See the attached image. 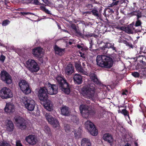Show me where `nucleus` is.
Wrapping results in <instances>:
<instances>
[{
  "instance_id": "obj_1",
  "label": "nucleus",
  "mask_w": 146,
  "mask_h": 146,
  "mask_svg": "<svg viewBox=\"0 0 146 146\" xmlns=\"http://www.w3.org/2000/svg\"><path fill=\"white\" fill-rule=\"evenodd\" d=\"M89 76L91 81L94 84H91L87 86L84 87L82 89V92L84 96L88 98L92 99L94 95L96 90L95 84L98 85L100 83L95 73L90 72Z\"/></svg>"
},
{
  "instance_id": "obj_2",
  "label": "nucleus",
  "mask_w": 146,
  "mask_h": 146,
  "mask_svg": "<svg viewBox=\"0 0 146 146\" xmlns=\"http://www.w3.org/2000/svg\"><path fill=\"white\" fill-rule=\"evenodd\" d=\"M96 61L97 65L99 66L107 68H111L113 64L112 58L105 55L98 56Z\"/></svg>"
},
{
  "instance_id": "obj_3",
  "label": "nucleus",
  "mask_w": 146,
  "mask_h": 146,
  "mask_svg": "<svg viewBox=\"0 0 146 146\" xmlns=\"http://www.w3.org/2000/svg\"><path fill=\"white\" fill-rule=\"evenodd\" d=\"M55 78L60 89L65 94H69L70 92V87L64 78L58 75Z\"/></svg>"
},
{
  "instance_id": "obj_4",
  "label": "nucleus",
  "mask_w": 146,
  "mask_h": 146,
  "mask_svg": "<svg viewBox=\"0 0 146 146\" xmlns=\"http://www.w3.org/2000/svg\"><path fill=\"white\" fill-rule=\"evenodd\" d=\"M26 67L31 72L36 73L40 70L39 65L35 60L29 59L26 63Z\"/></svg>"
},
{
  "instance_id": "obj_5",
  "label": "nucleus",
  "mask_w": 146,
  "mask_h": 146,
  "mask_svg": "<svg viewBox=\"0 0 146 146\" xmlns=\"http://www.w3.org/2000/svg\"><path fill=\"white\" fill-rule=\"evenodd\" d=\"M21 100L22 103L28 110L31 111L34 110L35 103L33 100L26 97H23Z\"/></svg>"
},
{
  "instance_id": "obj_6",
  "label": "nucleus",
  "mask_w": 146,
  "mask_h": 146,
  "mask_svg": "<svg viewBox=\"0 0 146 146\" xmlns=\"http://www.w3.org/2000/svg\"><path fill=\"white\" fill-rule=\"evenodd\" d=\"M19 86L22 92L25 94H29L31 92L30 86L28 82L24 80H21Z\"/></svg>"
},
{
  "instance_id": "obj_7",
  "label": "nucleus",
  "mask_w": 146,
  "mask_h": 146,
  "mask_svg": "<svg viewBox=\"0 0 146 146\" xmlns=\"http://www.w3.org/2000/svg\"><path fill=\"white\" fill-rule=\"evenodd\" d=\"M13 96L12 92L9 88L4 87L0 90V97L3 99L11 98Z\"/></svg>"
},
{
  "instance_id": "obj_8",
  "label": "nucleus",
  "mask_w": 146,
  "mask_h": 146,
  "mask_svg": "<svg viewBox=\"0 0 146 146\" xmlns=\"http://www.w3.org/2000/svg\"><path fill=\"white\" fill-rule=\"evenodd\" d=\"M16 124L18 128L21 130H25L27 127V121L20 116L14 118Z\"/></svg>"
},
{
  "instance_id": "obj_9",
  "label": "nucleus",
  "mask_w": 146,
  "mask_h": 146,
  "mask_svg": "<svg viewBox=\"0 0 146 146\" xmlns=\"http://www.w3.org/2000/svg\"><path fill=\"white\" fill-rule=\"evenodd\" d=\"M80 113L82 117L87 119L89 115H92L93 113V110L89 108L88 106L81 105L80 107Z\"/></svg>"
},
{
  "instance_id": "obj_10",
  "label": "nucleus",
  "mask_w": 146,
  "mask_h": 146,
  "mask_svg": "<svg viewBox=\"0 0 146 146\" xmlns=\"http://www.w3.org/2000/svg\"><path fill=\"white\" fill-rule=\"evenodd\" d=\"M86 128L93 136H96L98 133V130L94 125L90 121H87L85 123Z\"/></svg>"
},
{
  "instance_id": "obj_11",
  "label": "nucleus",
  "mask_w": 146,
  "mask_h": 146,
  "mask_svg": "<svg viewBox=\"0 0 146 146\" xmlns=\"http://www.w3.org/2000/svg\"><path fill=\"white\" fill-rule=\"evenodd\" d=\"M44 88L46 89L49 94L55 95L58 93V86L57 85L51 84L49 82H48V84L45 85Z\"/></svg>"
},
{
  "instance_id": "obj_12",
  "label": "nucleus",
  "mask_w": 146,
  "mask_h": 146,
  "mask_svg": "<svg viewBox=\"0 0 146 146\" xmlns=\"http://www.w3.org/2000/svg\"><path fill=\"white\" fill-rule=\"evenodd\" d=\"M0 75L1 80L3 82L7 84H10L12 83V77L6 71L3 70L1 71Z\"/></svg>"
},
{
  "instance_id": "obj_13",
  "label": "nucleus",
  "mask_w": 146,
  "mask_h": 146,
  "mask_svg": "<svg viewBox=\"0 0 146 146\" xmlns=\"http://www.w3.org/2000/svg\"><path fill=\"white\" fill-rule=\"evenodd\" d=\"M48 94L44 86L40 87L38 92V96L39 100L43 102H45L48 99Z\"/></svg>"
},
{
  "instance_id": "obj_14",
  "label": "nucleus",
  "mask_w": 146,
  "mask_h": 146,
  "mask_svg": "<svg viewBox=\"0 0 146 146\" xmlns=\"http://www.w3.org/2000/svg\"><path fill=\"white\" fill-rule=\"evenodd\" d=\"M45 117L48 122L54 128L58 127H59V123L58 121L56 119L53 117L50 113H47Z\"/></svg>"
},
{
  "instance_id": "obj_15",
  "label": "nucleus",
  "mask_w": 146,
  "mask_h": 146,
  "mask_svg": "<svg viewBox=\"0 0 146 146\" xmlns=\"http://www.w3.org/2000/svg\"><path fill=\"white\" fill-rule=\"evenodd\" d=\"M32 53L35 57L38 58L41 62H43L42 49L41 48L37 47L33 49L32 51Z\"/></svg>"
},
{
  "instance_id": "obj_16",
  "label": "nucleus",
  "mask_w": 146,
  "mask_h": 146,
  "mask_svg": "<svg viewBox=\"0 0 146 146\" xmlns=\"http://www.w3.org/2000/svg\"><path fill=\"white\" fill-rule=\"evenodd\" d=\"M133 23L130 24L125 28V31L128 34H133L141 32V29L135 28Z\"/></svg>"
},
{
  "instance_id": "obj_17",
  "label": "nucleus",
  "mask_w": 146,
  "mask_h": 146,
  "mask_svg": "<svg viewBox=\"0 0 146 146\" xmlns=\"http://www.w3.org/2000/svg\"><path fill=\"white\" fill-rule=\"evenodd\" d=\"M25 140L29 144L32 145H35L37 143V138L33 135H29L26 136Z\"/></svg>"
},
{
  "instance_id": "obj_18",
  "label": "nucleus",
  "mask_w": 146,
  "mask_h": 146,
  "mask_svg": "<svg viewBox=\"0 0 146 146\" xmlns=\"http://www.w3.org/2000/svg\"><path fill=\"white\" fill-rule=\"evenodd\" d=\"M102 138L105 142L110 144L111 145L113 144L114 139L113 136L110 133H106L104 134Z\"/></svg>"
},
{
  "instance_id": "obj_19",
  "label": "nucleus",
  "mask_w": 146,
  "mask_h": 146,
  "mask_svg": "<svg viewBox=\"0 0 146 146\" xmlns=\"http://www.w3.org/2000/svg\"><path fill=\"white\" fill-rule=\"evenodd\" d=\"M61 114L64 116H68L71 113L70 108L66 106H63L60 108Z\"/></svg>"
},
{
  "instance_id": "obj_20",
  "label": "nucleus",
  "mask_w": 146,
  "mask_h": 146,
  "mask_svg": "<svg viewBox=\"0 0 146 146\" xmlns=\"http://www.w3.org/2000/svg\"><path fill=\"white\" fill-rule=\"evenodd\" d=\"M14 106L11 103H7L4 108L5 112L8 113H13L14 111Z\"/></svg>"
},
{
  "instance_id": "obj_21",
  "label": "nucleus",
  "mask_w": 146,
  "mask_h": 146,
  "mask_svg": "<svg viewBox=\"0 0 146 146\" xmlns=\"http://www.w3.org/2000/svg\"><path fill=\"white\" fill-rule=\"evenodd\" d=\"M65 70L66 74L71 75L74 72V67L72 64H68L65 68Z\"/></svg>"
},
{
  "instance_id": "obj_22",
  "label": "nucleus",
  "mask_w": 146,
  "mask_h": 146,
  "mask_svg": "<svg viewBox=\"0 0 146 146\" xmlns=\"http://www.w3.org/2000/svg\"><path fill=\"white\" fill-rule=\"evenodd\" d=\"M82 76L80 74H76L73 76L74 82L76 84H80L82 82Z\"/></svg>"
},
{
  "instance_id": "obj_23",
  "label": "nucleus",
  "mask_w": 146,
  "mask_h": 146,
  "mask_svg": "<svg viewBox=\"0 0 146 146\" xmlns=\"http://www.w3.org/2000/svg\"><path fill=\"white\" fill-rule=\"evenodd\" d=\"M127 15L129 17H131L134 16H136L137 18H140L142 17L141 12L139 10L133 11L130 13H127Z\"/></svg>"
},
{
  "instance_id": "obj_24",
  "label": "nucleus",
  "mask_w": 146,
  "mask_h": 146,
  "mask_svg": "<svg viewBox=\"0 0 146 146\" xmlns=\"http://www.w3.org/2000/svg\"><path fill=\"white\" fill-rule=\"evenodd\" d=\"M114 44L113 43H110L106 42L104 46L103 47H100V49L102 50H105L106 48H111L113 50L116 51V47L114 46Z\"/></svg>"
},
{
  "instance_id": "obj_25",
  "label": "nucleus",
  "mask_w": 146,
  "mask_h": 146,
  "mask_svg": "<svg viewBox=\"0 0 146 146\" xmlns=\"http://www.w3.org/2000/svg\"><path fill=\"white\" fill-rule=\"evenodd\" d=\"M45 103L44 105V106L47 110L49 111H51L53 110V106L52 102L48 100L45 101Z\"/></svg>"
},
{
  "instance_id": "obj_26",
  "label": "nucleus",
  "mask_w": 146,
  "mask_h": 146,
  "mask_svg": "<svg viewBox=\"0 0 146 146\" xmlns=\"http://www.w3.org/2000/svg\"><path fill=\"white\" fill-rule=\"evenodd\" d=\"M54 50L55 54L60 56L64 54L65 51V48H60L56 45H55Z\"/></svg>"
},
{
  "instance_id": "obj_27",
  "label": "nucleus",
  "mask_w": 146,
  "mask_h": 146,
  "mask_svg": "<svg viewBox=\"0 0 146 146\" xmlns=\"http://www.w3.org/2000/svg\"><path fill=\"white\" fill-rule=\"evenodd\" d=\"M75 67L76 70L80 74L84 75H86L87 72L84 70L80 64H76L75 65Z\"/></svg>"
},
{
  "instance_id": "obj_28",
  "label": "nucleus",
  "mask_w": 146,
  "mask_h": 146,
  "mask_svg": "<svg viewBox=\"0 0 146 146\" xmlns=\"http://www.w3.org/2000/svg\"><path fill=\"white\" fill-rule=\"evenodd\" d=\"M81 146H91V143L90 140L88 138H84L81 141Z\"/></svg>"
},
{
  "instance_id": "obj_29",
  "label": "nucleus",
  "mask_w": 146,
  "mask_h": 146,
  "mask_svg": "<svg viewBox=\"0 0 146 146\" xmlns=\"http://www.w3.org/2000/svg\"><path fill=\"white\" fill-rule=\"evenodd\" d=\"M14 128L12 122L10 120H8L7 124V131L10 132H12L13 131Z\"/></svg>"
},
{
  "instance_id": "obj_30",
  "label": "nucleus",
  "mask_w": 146,
  "mask_h": 146,
  "mask_svg": "<svg viewBox=\"0 0 146 146\" xmlns=\"http://www.w3.org/2000/svg\"><path fill=\"white\" fill-rule=\"evenodd\" d=\"M137 60L140 62L145 63L146 58L145 56L138 54L136 56Z\"/></svg>"
},
{
  "instance_id": "obj_31",
  "label": "nucleus",
  "mask_w": 146,
  "mask_h": 146,
  "mask_svg": "<svg viewBox=\"0 0 146 146\" xmlns=\"http://www.w3.org/2000/svg\"><path fill=\"white\" fill-rule=\"evenodd\" d=\"M92 13V14L97 19H100L101 15L99 14L98 11L96 9H93L90 11V13Z\"/></svg>"
},
{
  "instance_id": "obj_32",
  "label": "nucleus",
  "mask_w": 146,
  "mask_h": 146,
  "mask_svg": "<svg viewBox=\"0 0 146 146\" xmlns=\"http://www.w3.org/2000/svg\"><path fill=\"white\" fill-rule=\"evenodd\" d=\"M119 113H121L125 116H127L129 118V112L126 109H123L122 110H119Z\"/></svg>"
},
{
  "instance_id": "obj_33",
  "label": "nucleus",
  "mask_w": 146,
  "mask_h": 146,
  "mask_svg": "<svg viewBox=\"0 0 146 146\" xmlns=\"http://www.w3.org/2000/svg\"><path fill=\"white\" fill-rule=\"evenodd\" d=\"M75 31V35L76 36L81 38L83 37V34L82 33L80 30L77 29Z\"/></svg>"
},
{
  "instance_id": "obj_34",
  "label": "nucleus",
  "mask_w": 146,
  "mask_h": 146,
  "mask_svg": "<svg viewBox=\"0 0 146 146\" xmlns=\"http://www.w3.org/2000/svg\"><path fill=\"white\" fill-rule=\"evenodd\" d=\"M81 133L79 130H76L74 132V137L76 139H78L80 137Z\"/></svg>"
},
{
  "instance_id": "obj_35",
  "label": "nucleus",
  "mask_w": 146,
  "mask_h": 146,
  "mask_svg": "<svg viewBox=\"0 0 146 146\" xmlns=\"http://www.w3.org/2000/svg\"><path fill=\"white\" fill-rule=\"evenodd\" d=\"M104 29H105V31H111L113 30L112 27L108 25H106V27H104Z\"/></svg>"
},
{
  "instance_id": "obj_36",
  "label": "nucleus",
  "mask_w": 146,
  "mask_h": 146,
  "mask_svg": "<svg viewBox=\"0 0 146 146\" xmlns=\"http://www.w3.org/2000/svg\"><path fill=\"white\" fill-rule=\"evenodd\" d=\"M139 18H137V21H136L135 23V25H134L135 27H137L139 26H141V29H141V25L142 24V22L139 19Z\"/></svg>"
},
{
  "instance_id": "obj_37",
  "label": "nucleus",
  "mask_w": 146,
  "mask_h": 146,
  "mask_svg": "<svg viewBox=\"0 0 146 146\" xmlns=\"http://www.w3.org/2000/svg\"><path fill=\"white\" fill-rule=\"evenodd\" d=\"M64 129L66 132H68L70 131V127L69 125L68 124H65Z\"/></svg>"
},
{
  "instance_id": "obj_38",
  "label": "nucleus",
  "mask_w": 146,
  "mask_h": 146,
  "mask_svg": "<svg viewBox=\"0 0 146 146\" xmlns=\"http://www.w3.org/2000/svg\"><path fill=\"white\" fill-rule=\"evenodd\" d=\"M112 57L113 58V59H112L114 61H118L119 56L118 55L115 54H113L112 55Z\"/></svg>"
},
{
  "instance_id": "obj_39",
  "label": "nucleus",
  "mask_w": 146,
  "mask_h": 146,
  "mask_svg": "<svg viewBox=\"0 0 146 146\" xmlns=\"http://www.w3.org/2000/svg\"><path fill=\"white\" fill-rule=\"evenodd\" d=\"M92 36V33H86V34H83V37L82 38H84L85 37L87 38H89L90 37Z\"/></svg>"
},
{
  "instance_id": "obj_40",
  "label": "nucleus",
  "mask_w": 146,
  "mask_h": 146,
  "mask_svg": "<svg viewBox=\"0 0 146 146\" xmlns=\"http://www.w3.org/2000/svg\"><path fill=\"white\" fill-rule=\"evenodd\" d=\"M10 23V21L8 19L5 20L2 22V25L4 26H6L9 24Z\"/></svg>"
},
{
  "instance_id": "obj_41",
  "label": "nucleus",
  "mask_w": 146,
  "mask_h": 146,
  "mask_svg": "<svg viewBox=\"0 0 146 146\" xmlns=\"http://www.w3.org/2000/svg\"><path fill=\"white\" fill-rule=\"evenodd\" d=\"M132 75L135 78H138L139 76V74L137 72H135L132 73Z\"/></svg>"
},
{
  "instance_id": "obj_42",
  "label": "nucleus",
  "mask_w": 146,
  "mask_h": 146,
  "mask_svg": "<svg viewBox=\"0 0 146 146\" xmlns=\"http://www.w3.org/2000/svg\"><path fill=\"white\" fill-rule=\"evenodd\" d=\"M79 119L76 116H74L72 118V120L73 122L77 124L78 123Z\"/></svg>"
},
{
  "instance_id": "obj_43",
  "label": "nucleus",
  "mask_w": 146,
  "mask_h": 146,
  "mask_svg": "<svg viewBox=\"0 0 146 146\" xmlns=\"http://www.w3.org/2000/svg\"><path fill=\"white\" fill-rule=\"evenodd\" d=\"M33 3L35 5H44V4L43 3H40L38 0H33Z\"/></svg>"
},
{
  "instance_id": "obj_44",
  "label": "nucleus",
  "mask_w": 146,
  "mask_h": 146,
  "mask_svg": "<svg viewBox=\"0 0 146 146\" xmlns=\"http://www.w3.org/2000/svg\"><path fill=\"white\" fill-rule=\"evenodd\" d=\"M5 56L3 54H1L0 56V61L2 62H3L5 59Z\"/></svg>"
},
{
  "instance_id": "obj_45",
  "label": "nucleus",
  "mask_w": 146,
  "mask_h": 146,
  "mask_svg": "<svg viewBox=\"0 0 146 146\" xmlns=\"http://www.w3.org/2000/svg\"><path fill=\"white\" fill-rule=\"evenodd\" d=\"M0 146H11L6 141L2 142L0 145Z\"/></svg>"
},
{
  "instance_id": "obj_46",
  "label": "nucleus",
  "mask_w": 146,
  "mask_h": 146,
  "mask_svg": "<svg viewBox=\"0 0 146 146\" xmlns=\"http://www.w3.org/2000/svg\"><path fill=\"white\" fill-rule=\"evenodd\" d=\"M93 5L91 4H88L86 5V7L89 9H91L93 7Z\"/></svg>"
},
{
  "instance_id": "obj_47",
  "label": "nucleus",
  "mask_w": 146,
  "mask_h": 146,
  "mask_svg": "<svg viewBox=\"0 0 146 146\" xmlns=\"http://www.w3.org/2000/svg\"><path fill=\"white\" fill-rule=\"evenodd\" d=\"M16 146H23V145L21 143V141L20 140H17L16 142Z\"/></svg>"
},
{
  "instance_id": "obj_48",
  "label": "nucleus",
  "mask_w": 146,
  "mask_h": 146,
  "mask_svg": "<svg viewBox=\"0 0 146 146\" xmlns=\"http://www.w3.org/2000/svg\"><path fill=\"white\" fill-rule=\"evenodd\" d=\"M71 27L72 29L74 30V31L76 30V29H77L76 25L74 24H72L71 25Z\"/></svg>"
},
{
  "instance_id": "obj_49",
  "label": "nucleus",
  "mask_w": 146,
  "mask_h": 146,
  "mask_svg": "<svg viewBox=\"0 0 146 146\" xmlns=\"http://www.w3.org/2000/svg\"><path fill=\"white\" fill-rule=\"evenodd\" d=\"M20 14H21L23 16L26 15H28L29 14H31V13L29 12H20Z\"/></svg>"
},
{
  "instance_id": "obj_50",
  "label": "nucleus",
  "mask_w": 146,
  "mask_h": 146,
  "mask_svg": "<svg viewBox=\"0 0 146 146\" xmlns=\"http://www.w3.org/2000/svg\"><path fill=\"white\" fill-rule=\"evenodd\" d=\"M77 47L78 49H80L82 51H83L84 50V48L82 46H81L80 44H77Z\"/></svg>"
},
{
  "instance_id": "obj_51",
  "label": "nucleus",
  "mask_w": 146,
  "mask_h": 146,
  "mask_svg": "<svg viewBox=\"0 0 146 146\" xmlns=\"http://www.w3.org/2000/svg\"><path fill=\"white\" fill-rule=\"evenodd\" d=\"M128 93V91L127 90H123L122 93V95H126L127 96Z\"/></svg>"
},
{
  "instance_id": "obj_52",
  "label": "nucleus",
  "mask_w": 146,
  "mask_h": 146,
  "mask_svg": "<svg viewBox=\"0 0 146 146\" xmlns=\"http://www.w3.org/2000/svg\"><path fill=\"white\" fill-rule=\"evenodd\" d=\"M126 45L129 46L130 48H133V46L131 44V43L130 42H126Z\"/></svg>"
},
{
  "instance_id": "obj_53",
  "label": "nucleus",
  "mask_w": 146,
  "mask_h": 146,
  "mask_svg": "<svg viewBox=\"0 0 146 146\" xmlns=\"http://www.w3.org/2000/svg\"><path fill=\"white\" fill-rule=\"evenodd\" d=\"M142 130L143 131V132H144V130L146 128V124L144 123L142 125Z\"/></svg>"
},
{
  "instance_id": "obj_54",
  "label": "nucleus",
  "mask_w": 146,
  "mask_h": 146,
  "mask_svg": "<svg viewBox=\"0 0 146 146\" xmlns=\"http://www.w3.org/2000/svg\"><path fill=\"white\" fill-rule=\"evenodd\" d=\"M45 3L46 4V5H44L45 6H46V5L48 6H50V5H51V3L50 1H49L48 0H47L45 2Z\"/></svg>"
},
{
  "instance_id": "obj_55",
  "label": "nucleus",
  "mask_w": 146,
  "mask_h": 146,
  "mask_svg": "<svg viewBox=\"0 0 146 146\" xmlns=\"http://www.w3.org/2000/svg\"><path fill=\"white\" fill-rule=\"evenodd\" d=\"M79 53L80 55V56H81V57H82V58H85V56L84 54V53H82L81 52H80Z\"/></svg>"
},
{
  "instance_id": "obj_56",
  "label": "nucleus",
  "mask_w": 146,
  "mask_h": 146,
  "mask_svg": "<svg viewBox=\"0 0 146 146\" xmlns=\"http://www.w3.org/2000/svg\"><path fill=\"white\" fill-rule=\"evenodd\" d=\"M44 12L46 13L49 14L51 15V13H50V11H49L48 9H46Z\"/></svg>"
},
{
  "instance_id": "obj_57",
  "label": "nucleus",
  "mask_w": 146,
  "mask_h": 146,
  "mask_svg": "<svg viewBox=\"0 0 146 146\" xmlns=\"http://www.w3.org/2000/svg\"><path fill=\"white\" fill-rule=\"evenodd\" d=\"M119 2V1H117L115 2H113L112 3H113L112 5H113V6L117 5L118 4Z\"/></svg>"
},
{
  "instance_id": "obj_58",
  "label": "nucleus",
  "mask_w": 146,
  "mask_h": 146,
  "mask_svg": "<svg viewBox=\"0 0 146 146\" xmlns=\"http://www.w3.org/2000/svg\"><path fill=\"white\" fill-rule=\"evenodd\" d=\"M107 10H108V12L111 13H113L114 12V11H113V10L111 8H108L107 9Z\"/></svg>"
},
{
  "instance_id": "obj_59",
  "label": "nucleus",
  "mask_w": 146,
  "mask_h": 146,
  "mask_svg": "<svg viewBox=\"0 0 146 146\" xmlns=\"http://www.w3.org/2000/svg\"><path fill=\"white\" fill-rule=\"evenodd\" d=\"M41 9V10L43 11H44L46 9V8L44 6H41L40 7Z\"/></svg>"
},
{
  "instance_id": "obj_60",
  "label": "nucleus",
  "mask_w": 146,
  "mask_h": 146,
  "mask_svg": "<svg viewBox=\"0 0 146 146\" xmlns=\"http://www.w3.org/2000/svg\"><path fill=\"white\" fill-rule=\"evenodd\" d=\"M126 27H125L123 26L121 27H120V30L122 31H125V28Z\"/></svg>"
},
{
  "instance_id": "obj_61",
  "label": "nucleus",
  "mask_w": 146,
  "mask_h": 146,
  "mask_svg": "<svg viewBox=\"0 0 146 146\" xmlns=\"http://www.w3.org/2000/svg\"><path fill=\"white\" fill-rule=\"evenodd\" d=\"M92 45H93L92 44H90V47H89V48H90V50H94V49H93V48H92Z\"/></svg>"
},
{
  "instance_id": "obj_62",
  "label": "nucleus",
  "mask_w": 146,
  "mask_h": 146,
  "mask_svg": "<svg viewBox=\"0 0 146 146\" xmlns=\"http://www.w3.org/2000/svg\"><path fill=\"white\" fill-rule=\"evenodd\" d=\"M92 36H94V37L97 38L98 37V35H96L94 33H92Z\"/></svg>"
},
{
  "instance_id": "obj_63",
  "label": "nucleus",
  "mask_w": 146,
  "mask_h": 146,
  "mask_svg": "<svg viewBox=\"0 0 146 146\" xmlns=\"http://www.w3.org/2000/svg\"><path fill=\"white\" fill-rule=\"evenodd\" d=\"M23 2L24 4H26L28 3H29L28 0H24Z\"/></svg>"
},
{
  "instance_id": "obj_64",
  "label": "nucleus",
  "mask_w": 146,
  "mask_h": 146,
  "mask_svg": "<svg viewBox=\"0 0 146 146\" xmlns=\"http://www.w3.org/2000/svg\"><path fill=\"white\" fill-rule=\"evenodd\" d=\"M9 3L8 0H5V3L6 5H7V4Z\"/></svg>"
}]
</instances>
